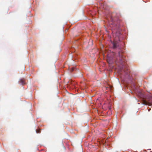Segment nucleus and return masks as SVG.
Here are the masks:
<instances>
[{"label":"nucleus","mask_w":152,"mask_h":152,"mask_svg":"<svg viewBox=\"0 0 152 152\" xmlns=\"http://www.w3.org/2000/svg\"><path fill=\"white\" fill-rule=\"evenodd\" d=\"M37 133H40V131L39 130H38L37 131Z\"/></svg>","instance_id":"obj_5"},{"label":"nucleus","mask_w":152,"mask_h":152,"mask_svg":"<svg viewBox=\"0 0 152 152\" xmlns=\"http://www.w3.org/2000/svg\"><path fill=\"white\" fill-rule=\"evenodd\" d=\"M142 102L145 105H152V96L151 95H143L142 96Z\"/></svg>","instance_id":"obj_1"},{"label":"nucleus","mask_w":152,"mask_h":152,"mask_svg":"<svg viewBox=\"0 0 152 152\" xmlns=\"http://www.w3.org/2000/svg\"><path fill=\"white\" fill-rule=\"evenodd\" d=\"M20 82L23 85H25V80L23 79H21L20 80Z\"/></svg>","instance_id":"obj_4"},{"label":"nucleus","mask_w":152,"mask_h":152,"mask_svg":"<svg viewBox=\"0 0 152 152\" xmlns=\"http://www.w3.org/2000/svg\"><path fill=\"white\" fill-rule=\"evenodd\" d=\"M118 56H119V58H120V63H121L123 61V55H122V52H121V51H120L118 52Z\"/></svg>","instance_id":"obj_2"},{"label":"nucleus","mask_w":152,"mask_h":152,"mask_svg":"<svg viewBox=\"0 0 152 152\" xmlns=\"http://www.w3.org/2000/svg\"><path fill=\"white\" fill-rule=\"evenodd\" d=\"M113 47L114 49L116 48L118 46V42L114 41L113 42Z\"/></svg>","instance_id":"obj_3"}]
</instances>
